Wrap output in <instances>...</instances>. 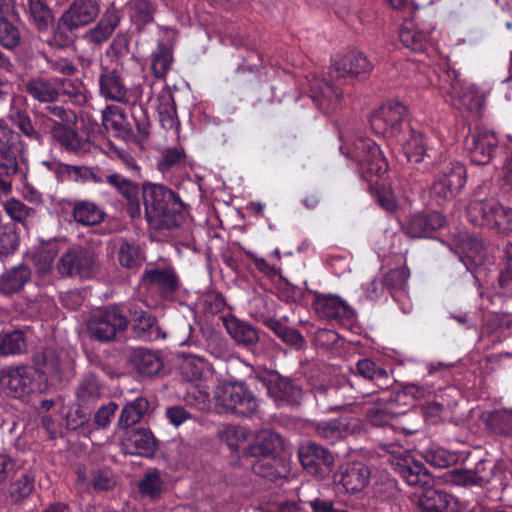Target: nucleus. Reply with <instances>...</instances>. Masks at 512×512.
<instances>
[{
	"instance_id": "nucleus-1",
	"label": "nucleus",
	"mask_w": 512,
	"mask_h": 512,
	"mask_svg": "<svg viewBox=\"0 0 512 512\" xmlns=\"http://www.w3.org/2000/svg\"><path fill=\"white\" fill-rule=\"evenodd\" d=\"M145 217L156 229H172L183 220L184 203L163 184L144 183L142 187Z\"/></svg>"
},
{
	"instance_id": "nucleus-2",
	"label": "nucleus",
	"mask_w": 512,
	"mask_h": 512,
	"mask_svg": "<svg viewBox=\"0 0 512 512\" xmlns=\"http://www.w3.org/2000/svg\"><path fill=\"white\" fill-rule=\"evenodd\" d=\"M402 478L410 486L424 489L418 500V512H459L457 500L450 494L432 489L433 478L423 463L406 462L400 468Z\"/></svg>"
},
{
	"instance_id": "nucleus-3",
	"label": "nucleus",
	"mask_w": 512,
	"mask_h": 512,
	"mask_svg": "<svg viewBox=\"0 0 512 512\" xmlns=\"http://www.w3.org/2000/svg\"><path fill=\"white\" fill-rule=\"evenodd\" d=\"M215 405L219 412L251 418L259 410V399L242 382L225 383L216 388Z\"/></svg>"
},
{
	"instance_id": "nucleus-4",
	"label": "nucleus",
	"mask_w": 512,
	"mask_h": 512,
	"mask_svg": "<svg viewBox=\"0 0 512 512\" xmlns=\"http://www.w3.org/2000/svg\"><path fill=\"white\" fill-rule=\"evenodd\" d=\"M341 152L357 164L363 179L381 176L388 170V163L379 146L370 138L359 137L351 145L340 147Z\"/></svg>"
},
{
	"instance_id": "nucleus-5",
	"label": "nucleus",
	"mask_w": 512,
	"mask_h": 512,
	"mask_svg": "<svg viewBox=\"0 0 512 512\" xmlns=\"http://www.w3.org/2000/svg\"><path fill=\"white\" fill-rule=\"evenodd\" d=\"M128 319L119 305H110L94 311L88 322L87 332L99 342L113 341L116 335L128 327Z\"/></svg>"
},
{
	"instance_id": "nucleus-6",
	"label": "nucleus",
	"mask_w": 512,
	"mask_h": 512,
	"mask_svg": "<svg viewBox=\"0 0 512 512\" xmlns=\"http://www.w3.org/2000/svg\"><path fill=\"white\" fill-rule=\"evenodd\" d=\"M466 183V168L460 162L446 164L436 175L431 186L432 199L439 205L453 200Z\"/></svg>"
},
{
	"instance_id": "nucleus-7",
	"label": "nucleus",
	"mask_w": 512,
	"mask_h": 512,
	"mask_svg": "<svg viewBox=\"0 0 512 512\" xmlns=\"http://www.w3.org/2000/svg\"><path fill=\"white\" fill-rule=\"evenodd\" d=\"M55 270L61 277L89 279L97 273L98 264L93 253L83 247L74 246L61 254Z\"/></svg>"
},
{
	"instance_id": "nucleus-8",
	"label": "nucleus",
	"mask_w": 512,
	"mask_h": 512,
	"mask_svg": "<svg viewBox=\"0 0 512 512\" xmlns=\"http://www.w3.org/2000/svg\"><path fill=\"white\" fill-rule=\"evenodd\" d=\"M25 151L21 136L0 121V182L7 183L18 172V156Z\"/></svg>"
},
{
	"instance_id": "nucleus-9",
	"label": "nucleus",
	"mask_w": 512,
	"mask_h": 512,
	"mask_svg": "<svg viewBox=\"0 0 512 512\" xmlns=\"http://www.w3.org/2000/svg\"><path fill=\"white\" fill-rule=\"evenodd\" d=\"M406 113V107L400 102L385 103L371 114V128L376 134L396 138L403 129Z\"/></svg>"
},
{
	"instance_id": "nucleus-10",
	"label": "nucleus",
	"mask_w": 512,
	"mask_h": 512,
	"mask_svg": "<svg viewBox=\"0 0 512 512\" xmlns=\"http://www.w3.org/2000/svg\"><path fill=\"white\" fill-rule=\"evenodd\" d=\"M141 285L147 291H157L164 300H174L180 287V278L171 267L146 268L141 275Z\"/></svg>"
},
{
	"instance_id": "nucleus-11",
	"label": "nucleus",
	"mask_w": 512,
	"mask_h": 512,
	"mask_svg": "<svg viewBox=\"0 0 512 512\" xmlns=\"http://www.w3.org/2000/svg\"><path fill=\"white\" fill-rule=\"evenodd\" d=\"M498 138L493 131L476 128L465 139V148L470 161L475 165H487L494 157Z\"/></svg>"
},
{
	"instance_id": "nucleus-12",
	"label": "nucleus",
	"mask_w": 512,
	"mask_h": 512,
	"mask_svg": "<svg viewBox=\"0 0 512 512\" xmlns=\"http://www.w3.org/2000/svg\"><path fill=\"white\" fill-rule=\"evenodd\" d=\"M267 387L269 396L278 407L295 406L302 400V389L290 378L277 372H271L261 378Z\"/></svg>"
},
{
	"instance_id": "nucleus-13",
	"label": "nucleus",
	"mask_w": 512,
	"mask_h": 512,
	"mask_svg": "<svg viewBox=\"0 0 512 512\" xmlns=\"http://www.w3.org/2000/svg\"><path fill=\"white\" fill-rule=\"evenodd\" d=\"M442 89L450 96L451 104L458 109L471 110L479 104L477 88L472 84H467L454 70L445 73Z\"/></svg>"
},
{
	"instance_id": "nucleus-14",
	"label": "nucleus",
	"mask_w": 512,
	"mask_h": 512,
	"mask_svg": "<svg viewBox=\"0 0 512 512\" xmlns=\"http://www.w3.org/2000/svg\"><path fill=\"white\" fill-rule=\"evenodd\" d=\"M99 12L100 5L97 0H73L61 15L58 26L71 32L92 23Z\"/></svg>"
},
{
	"instance_id": "nucleus-15",
	"label": "nucleus",
	"mask_w": 512,
	"mask_h": 512,
	"mask_svg": "<svg viewBox=\"0 0 512 512\" xmlns=\"http://www.w3.org/2000/svg\"><path fill=\"white\" fill-rule=\"evenodd\" d=\"M36 370L32 367L21 366L9 369L0 378V387L8 396L21 398L36 389Z\"/></svg>"
},
{
	"instance_id": "nucleus-16",
	"label": "nucleus",
	"mask_w": 512,
	"mask_h": 512,
	"mask_svg": "<svg viewBox=\"0 0 512 512\" xmlns=\"http://www.w3.org/2000/svg\"><path fill=\"white\" fill-rule=\"evenodd\" d=\"M362 421L355 416H341L336 419L320 421L316 424L315 430L319 437L329 443L339 440L362 431Z\"/></svg>"
},
{
	"instance_id": "nucleus-17",
	"label": "nucleus",
	"mask_w": 512,
	"mask_h": 512,
	"mask_svg": "<svg viewBox=\"0 0 512 512\" xmlns=\"http://www.w3.org/2000/svg\"><path fill=\"white\" fill-rule=\"evenodd\" d=\"M99 94L107 101L127 104L131 91L117 68L102 67L98 77Z\"/></svg>"
},
{
	"instance_id": "nucleus-18",
	"label": "nucleus",
	"mask_w": 512,
	"mask_h": 512,
	"mask_svg": "<svg viewBox=\"0 0 512 512\" xmlns=\"http://www.w3.org/2000/svg\"><path fill=\"white\" fill-rule=\"evenodd\" d=\"M372 71V64L361 51L352 50L335 60L330 70L331 78L367 76Z\"/></svg>"
},
{
	"instance_id": "nucleus-19",
	"label": "nucleus",
	"mask_w": 512,
	"mask_h": 512,
	"mask_svg": "<svg viewBox=\"0 0 512 512\" xmlns=\"http://www.w3.org/2000/svg\"><path fill=\"white\" fill-rule=\"evenodd\" d=\"M456 253L460 261L471 271L484 263L486 248L483 241L475 235L460 232L455 238Z\"/></svg>"
},
{
	"instance_id": "nucleus-20",
	"label": "nucleus",
	"mask_w": 512,
	"mask_h": 512,
	"mask_svg": "<svg viewBox=\"0 0 512 512\" xmlns=\"http://www.w3.org/2000/svg\"><path fill=\"white\" fill-rule=\"evenodd\" d=\"M302 466L311 474L322 476L334 462L333 455L316 443L302 445L298 452Z\"/></svg>"
},
{
	"instance_id": "nucleus-21",
	"label": "nucleus",
	"mask_w": 512,
	"mask_h": 512,
	"mask_svg": "<svg viewBox=\"0 0 512 512\" xmlns=\"http://www.w3.org/2000/svg\"><path fill=\"white\" fill-rule=\"evenodd\" d=\"M128 312L131 317L132 329L139 339L155 341L166 337L165 333L158 326L156 317L149 312L137 305H130Z\"/></svg>"
},
{
	"instance_id": "nucleus-22",
	"label": "nucleus",
	"mask_w": 512,
	"mask_h": 512,
	"mask_svg": "<svg viewBox=\"0 0 512 512\" xmlns=\"http://www.w3.org/2000/svg\"><path fill=\"white\" fill-rule=\"evenodd\" d=\"M310 97L324 113H332L341 106L342 92L323 79L313 77L310 80Z\"/></svg>"
},
{
	"instance_id": "nucleus-23",
	"label": "nucleus",
	"mask_w": 512,
	"mask_h": 512,
	"mask_svg": "<svg viewBox=\"0 0 512 512\" xmlns=\"http://www.w3.org/2000/svg\"><path fill=\"white\" fill-rule=\"evenodd\" d=\"M106 181L127 202V212L131 218L139 217L141 207L139 203V187L130 179L119 173H112L105 177Z\"/></svg>"
},
{
	"instance_id": "nucleus-24",
	"label": "nucleus",
	"mask_w": 512,
	"mask_h": 512,
	"mask_svg": "<svg viewBox=\"0 0 512 512\" xmlns=\"http://www.w3.org/2000/svg\"><path fill=\"white\" fill-rule=\"evenodd\" d=\"M121 19V13L116 8H109L97 24L84 34L83 38L90 44L101 45L113 35Z\"/></svg>"
},
{
	"instance_id": "nucleus-25",
	"label": "nucleus",
	"mask_w": 512,
	"mask_h": 512,
	"mask_svg": "<svg viewBox=\"0 0 512 512\" xmlns=\"http://www.w3.org/2000/svg\"><path fill=\"white\" fill-rule=\"evenodd\" d=\"M445 224L446 218L439 212L420 213L410 217L405 232L412 238L429 237Z\"/></svg>"
},
{
	"instance_id": "nucleus-26",
	"label": "nucleus",
	"mask_w": 512,
	"mask_h": 512,
	"mask_svg": "<svg viewBox=\"0 0 512 512\" xmlns=\"http://www.w3.org/2000/svg\"><path fill=\"white\" fill-rule=\"evenodd\" d=\"M312 305L315 312L322 318L351 319L354 316L352 308L336 295L317 294Z\"/></svg>"
},
{
	"instance_id": "nucleus-27",
	"label": "nucleus",
	"mask_w": 512,
	"mask_h": 512,
	"mask_svg": "<svg viewBox=\"0 0 512 512\" xmlns=\"http://www.w3.org/2000/svg\"><path fill=\"white\" fill-rule=\"evenodd\" d=\"M5 213L10 219L26 230L30 231L39 222V213L36 207H31L14 197L2 202Z\"/></svg>"
},
{
	"instance_id": "nucleus-28",
	"label": "nucleus",
	"mask_w": 512,
	"mask_h": 512,
	"mask_svg": "<svg viewBox=\"0 0 512 512\" xmlns=\"http://www.w3.org/2000/svg\"><path fill=\"white\" fill-rule=\"evenodd\" d=\"M52 138L66 151L75 154H84L88 151L89 142L81 138L76 130L70 126L56 123L51 128Z\"/></svg>"
},
{
	"instance_id": "nucleus-29",
	"label": "nucleus",
	"mask_w": 512,
	"mask_h": 512,
	"mask_svg": "<svg viewBox=\"0 0 512 512\" xmlns=\"http://www.w3.org/2000/svg\"><path fill=\"white\" fill-rule=\"evenodd\" d=\"M399 39L403 46L418 53L425 52L432 42L430 32L419 29L411 20L403 22Z\"/></svg>"
},
{
	"instance_id": "nucleus-30",
	"label": "nucleus",
	"mask_w": 512,
	"mask_h": 512,
	"mask_svg": "<svg viewBox=\"0 0 512 512\" xmlns=\"http://www.w3.org/2000/svg\"><path fill=\"white\" fill-rule=\"evenodd\" d=\"M403 153L410 163H420L425 157L432 158L434 151L429 146L428 139L421 132L409 130V137L402 144Z\"/></svg>"
},
{
	"instance_id": "nucleus-31",
	"label": "nucleus",
	"mask_w": 512,
	"mask_h": 512,
	"mask_svg": "<svg viewBox=\"0 0 512 512\" xmlns=\"http://www.w3.org/2000/svg\"><path fill=\"white\" fill-rule=\"evenodd\" d=\"M370 470L361 462H353L343 467L340 483L347 492L356 493L365 488L369 481Z\"/></svg>"
},
{
	"instance_id": "nucleus-32",
	"label": "nucleus",
	"mask_w": 512,
	"mask_h": 512,
	"mask_svg": "<svg viewBox=\"0 0 512 512\" xmlns=\"http://www.w3.org/2000/svg\"><path fill=\"white\" fill-rule=\"evenodd\" d=\"M74 220L82 226H96L102 223L106 213L104 209L90 200H79L73 205Z\"/></svg>"
},
{
	"instance_id": "nucleus-33",
	"label": "nucleus",
	"mask_w": 512,
	"mask_h": 512,
	"mask_svg": "<svg viewBox=\"0 0 512 512\" xmlns=\"http://www.w3.org/2000/svg\"><path fill=\"white\" fill-rule=\"evenodd\" d=\"M58 83L57 77H36L27 82L26 91L39 102L51 103L58 99Z\"/></svg>"
},
{
	"instance_id": "nucleus-34",
	"label": "nucleus",
	"mask_w": 512,
	"mask_h": 512,
	"mask_svg": "<svg viewBox=\"0 0 512 512\" xmlns=\"http://www.w3.org/2000/svg\"><path fill=\"white\" fill-rule=\"evenodd\" d=\"M224 326L228 334L243 346L255 345L259 341V335L254 327L243 322L235 316H226L223 318Z\"/></svg>"
},
{
	"instance_id": "nucleus-35",
	"label": "nucleus",
	"mask_w": 512,
	"mask_h": 512,
	"mask_svg": "<svg viewBox=\"0 0 512 512\" xmlns=\"http://www.w3.org/2000/svg\"><path fill=\"white\" fill-rule=\"evenodd\" d=\"M131 363L139 374L149 377L158 374L163 368L160 356L144 348H138L132 352Z\"/></svg>"
},
{
	"instance_id": "nucleus-36",
	"label": "nucleus",
	"mask_w": 512,
	"mask_h": 512,
	"mask_svg": "<svg viewBox=\"0 0 512 512\" xmlns=\"http://www.w3.org/2000/svg\"><path fill=\"white\" fill-rule=\"evenodd\" d=\"M31 277L28 266L20 264L6 271L0 277V292L10 295L19 292Z\"/></svg>"
},
{
	"instance_id": "nucleus-37",
	"label": "nucleus",
	"mask_w": 512,
	"mask_h": 512,
	"mask_svg": "<svg viewBox=\"0 0 512 512\" xmlns=\"http://www.w3.org/2000/svg\"><path fill=\"white\" fill-rule=\"evenodd\" d=\"M281 446V438L270 430H261L257 433L253 443L247 449L252 457H268Z\"/></svg>"
},
{
	"instance_id": "nucleus-38",
	"label": "nucleus",
	"mask_w": 512,
	"mask_h": 512,
	"mask_svg": "<svg viewBox=\"0 0 512 512\" xmlns=\"http://www.w3.org/2000/svg\"><path fill=\"white\" fill-rule=\"evenodd\" d=\"M127 452L139 456H151L156 450V442L150 431L137 429L126 439Z\"/></svg>"
},
{
	"instance_id": "nucleus-39",
	"label": "nucleus",
	"mask_w": 512,
	"mask_h": 512,
	"mask_svg": "<svg viewBox=\"0 0 512 512\" xmlns=\"http://www.w3.org/2000/svg\"><path fill=\"white\" fill-rule=\"evenodd\" d=\"M150 57L153 75L165 82L166 75L174 62L172 47L160 42Z\"/></svg>"
},
{
	"instance_id": "nucleus-40",
	"label": "nucleus",
	"mask_w": 512,
	"mask_h": 512,
	"mask_svg": "<svg viewBox=\"0 0 512 512\" xmlns=\"http://www.w3.org/2000/svg\"><path fill=\"white\" fill-rule=\"evenodd\" d=\"M149 408V402L144 397H138L135 400L127 403L119 416L118 427L126 429L130 426L136 425Z\"/></svg>"
},
{
	"instance_id": "nucleus-41",
	"label": "nucleus",
	"mask_w": 512,
	"mask_h": 512,
	"mask_svg": "<svg viewBox=\"0 0 512 512\" xmlns=\"http://www.w3.org/2000/svg\"><path fill=\"white\" fill-rule=\"evenodd\" d=\"M316 404L321 412L330 413L343 407L340 401V391L333 386H316L313 388Z\"/></svg>"
},
{
	"instance_id": "nucleus-42",
	"label": "nucleus",
	"mask_w": 512,
	"mask_h": 512,
	"mask_svg": "<svg viewBox=\"0 0 512 512\" xmlns=\"http://www.w3.org/2000/svg\"><path fill=\"white\" fill-rule=\"evenodd\" d=\"M102 124L106 130H111L122 138H127L131 134V129L125 124V115L118 106L108 105L102 110Z\"/></svg>"
},
{
	"instance_id": "nucleus-43",
	"label": "nucleus",
	"mask_w": 512,
	"mask_h": 512,
	"mask_svg": "<svg viewBox=\"0 0 512 512\" xmlns=\"http://www.w3.org/2000/svg\"><path fill=\"white\" fill-rule=\"evenodd\" d=\"M495 202L494 199L471 201L466 209L469 222L477 226L488 227Z\"/></svg>"
},
{
	"instance_id": "nucleus-44",
	"label": "nucleus",
	"mask_w": 512,
	"mask_h": 512,
	"mask_svg": "<svg viewBox=\"0 0 512 512\" xmlns=\"http://www.w3.org/2000/svg\"><path fill=\"white\" fill-rule=\"evenodd\" d=\"M130 18L137 26L153 21L156 4L153 0H131L129 2Z\"/></svg>"
},
{
	"instance_id": "nucleus-45",
	"label": "nucleus",
	"mask_w": 512,
	"mask_h": 512,
	"mask_svg": "<svg viewBox=\"0 0 512 512\" xmlns=\"http://www.w3.org/2000/svg\"><path fill=\"white\" fill-rule=\"evenodd\" d=\"M396 411L393 410L392 404L383 407L369 408L365 414L367 422L378 428L393 431V424Z\"/></svg>"
},
{
	"instance_id": "nucleus-46",
	"label": "nucleus",
	"mask_w": 512,
	"mask_h": 512,
	"mask_svg": "<svg viewBox=\"0 0 512 512\" xmlns=\"http://www.w3.org/2000/svg\"><path fill=\"white\" fill-rule=\"evenodd\" d=\"M33 489L34 478L27 474H22L9 485L7 501L11 504H19L32 493Z\"/></svg>"
},
{
	"instance_id": "nucleus-47",
	"label": "nucleus",
	"mask_w": 512,
	"mask_h": 512,
	"mask_svg": "<svg viewBox=\"0 0 512 512\" xmlns=\"http://www.w3.org/2000/svg\"><path fill=\"white\" fill-rule=\"evenodd\" d=\"M20 245L17 227L12 223L3 224L0 228V258L14 254Z\"/></svg>"
},
{
	"instance_id": "nucleus-48",
	"label": "nucleus",
	"mask_w": 512,
	"mask_h": 512,
	"mask_svg": "<svg viewBox=\"0 0 512 512\" xmlns=\"http://www.w3.org/2000/svg\"><path fill=\"white\" fill-rule=\"evenodd\" d=\"M58 96L60 94L68 97L69 101L76 105H83L87 101L86 91L83 84L78 80L58 78Z\"/></svg>"
},
{
	"instance_id": "nucleus-49",
	"label": "nucleus",
	"mask_w": 512,
	"mask_h": 512,
	"mask_svg": "<svg viewBox=\"0 0 512 512\" xmlns=\"http://www.w3.org/2000/svg\"><path fill=\"white\" fill-rule=\"evenodd\" d=\"M100 394L98 378L92 373H87L80 381L76 391L78 401L82 404L92 403L99 399Z\"/></svg>"
},
{
	"instance_id": "nucleus-50",
	"label": "nucleus",
	"mask_w": 512,
	"mask_h": 512,
	"mask_svg": "<svg viewBox=\"0 0 512 512\" xmlns=\"http://www.w3.org/2000/svg\"><path fill=\"white\" fill-rule=\"evenodd\" d=\"M421 422L422 418L417 412H396L392 432L413 435L420 430Z\"/></svg>"
},
{
	"instance_id": "nucleus-51",
	"label": "nucleus",
	"mask_w": 512,
	"mask_h": 512,
	"mask_svg": "<svg viewBox=\"0 0 512 512\" xmlns=\"http://www.w3.org/2000/svg\"><path fill=\"white\" fill-rule=\"evenodd\" d=\"M138 487L142 495L151 499L160 498L164 487L160 472L158 470L146 472L139 482Z\"/></svg>"
},
{
	"instance_id": "nucleus-52",
	"label": "nucleus",
	"mask_w": 512,
	"mask_h": 512,
	"mask_svg": "<svg viewBox=\"0 0 512 512\" xmlns=\"http://www.w3.org/2000/svg\"><path fill=\"white\" fill-rule=\"evenodd\" d=\"M21 39L18 27L6 18L0 17V45L4 49L13 51L20 45Z\"/></svg>"
},
{
	"instance_id": "nucleus-53",
	"label": "nucleus",
	"mask_w": 512,
	"mask_h": 512,
	"mask_svg": "<svg viewBox=\"0 0 512 512\" xmlns=\"http://www.w3.org/2000/svg\"><path fill=\"white\" fill-rule=\"evenodd\" d=\"M9 118L14 126L31 141L41 142V134L33 126L32 120L26 111L11 112Z\"/></svg>"
},
{
	"instance_id": "nucleus-54",
	"label": "nucleus",
	"mask_w": 512,
	"mask_h": 512,
	"mask_svg": "<svg viewBox=\"0 0 512 512\" xmlns=\"http://www.w3.org/2000/svg\"><path fill=\"white\" fill-rule=\"evenodd\" d=\"M118 260L121 266L135 269L141 266L144 256L138 246L125 242L119 248Z\"/></svg>"
},
{
	"instance_id": "nucleus-55",
	"label": "nucleus",
	"mask_w": 512,
	"mask_h": 512,
	"mask_svg": "<svg viewBox=\"0 0 512 512\" xmlns=\"http://www.w3.org/2000/svg\"><path fill=\"white\" fill-rule=\"evenodd\" d=\"M494 209L491 214L489 226L496 228L500 232L508 233L512 231V209L502 206L499 202H495Z\"/></svg>"
},
{
	"instance_id": "nucleus-56",
	"label": "nucleus",
	"mask_w": 512,
	"mask_h": 512,
	"mask_svg": "<svg viewBox=\"0 0 512 512\" xmlns=\"http://www.w3.org/2000/svg\"><path fill=\"white\" fill-rule=\"evenodd\" d=\"M25 349V340L22 332L13 331L0 335V354L14 355L19 354Z\"/></svg>"
},
{
	"instance_id": "nucleus-57",
	"label": "nucleus",
	"mask_w": 512,
	"mask_h": 512,
	"mask_svg": "<svg viewBox=\"0 0 512 512\" xmlns=\"http://www.w3.org/2000/svg\"><path fill=\"white\" fill-rule=\"evenodd\" d=\"M356 374L364 379L379 381L388 378V372L372 360L365 358L356 363Z\"/></svg>"
},
{
	"instance_id": "nucleus-58",
	"label": "nucleus",
	"mask_w": 512,
	"mask_h": 512,
	"mask_svg": "<svg viewBox=\"0 0 512 512\" xmlns=\"http://www.w3.org/2000/svg\"><path fill=\"white\" fill-rule=\"evenodd\" d=\"M206 362L196 356L186 357L181 364V375L187 381H196L202 378L205 371Z\"/></svg>"
},
{
	"instance_id": "nucleus-59",
	"label": "nucleus",
	"mask_w": 512,
	"mask_h": 512,
	"mask_svg": "<svg viewBox=\"0 0 512 512\" xmlns=\"http://www.w3.org/2000/svg\"><path fill=\"white\" fill-rule=\"evenodd\" d=\"M248 431L246 428L236 425H226L220 432L219 437L232 451H236L240 443L246 440Z\"/></svg>"
},
{
	"instance_id": "nucleus-60",
	"label": "nucleus",
	"mask_w": 512,
	"mask_h": 512,
	"mask_svg": "<svg viewBox=\"0 0 512 512\" xmlns=\"http://www.w3.org/2000/svg\"><path fill=\"white\" fill-rule=\"evenodd\" d=\"M29 14L34 24L40 29L47 27L51 21V11L42 0H28Z\"/></svg>"
},
{
	"instance_id": "nucleus-61",
	"label": "nucleus",
	"mask_w": 512,
	"mask_h": 512,
	"mask_svg": "<svg viewBox=\"0 0 512 512\" xmlns=\"http://www.w3.org/2000/svg\"><path fill=\"white\" fill-rule=\"evenodd\" d=\"M424 459L431 466L445 468L455 461V456L441 447H430L423 453Z\"/></svg>"
},
{
	"instance_id": "nucleus-62",
	"label": "nucleus",
	"mask_w": 512,
	"mask_h": 512,
	"mask_svg": "<svg viewBox=\"0 0 512 512\" xmlns=\"http://www.w3.org/2000/svg\"><path fill=\"white\" fill-rule=\"evenodd\" d=\"M131 116L138 132L137 140L140 142L146 140L150 133V120L147 109L142 105L134 103L131 108Z\"/></svg>"
},
{
	"instance_id": "nucleus-63",
	"label": "nucleus",
	"mask_w": 512,
	"mask_h": 512,
	"mask_svg": "<svg viewBox=\"0 0 512 512\" xmlns=\"http://www.w3.org/2000/svg\"><path fill=\"white\" fill-rule=\"evenodd\" d=\"M71 181L86 184L92 182L101 184L104 182V177L99 173V169L85 165H73Z\"/></svg>"
},
{
	"instance_id": "nucleus-64",
	"label": "nucleus",
	"mask_w": 512,
	"mask_h": 512,
	"mask_svg": "<svg viewBox=\"0 0 512 512\" xmlns=\"http://www.w3.org/2000/svg\"><path fill=\"white\" fill-rule=\"evenodd\" d=\"M409 277L410 271L406 266L392 269L384 278L385 286L390 291H402L406 288Z\"/></svg>"
}]
</instances>
